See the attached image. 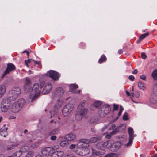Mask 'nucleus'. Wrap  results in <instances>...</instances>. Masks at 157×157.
<instances>
[{"instance_id": "nucleus-1", "label": "nucleus", "mask_w": 157, "mask_h": 157, "mask_svg": "<svg viewBox=\"0 0 157 157\" xmlns=\"http://www.w3.org/2000/svg\"><path fill=\"white\" fill-rule=\"evenodd\" d=\"M40 89L39 85L38 83H35L33 86L32 91L30 94L29 98L31 99V102H33L37 99L39 95L41 90H39Z\"/></svg>"}, {"instance_id": "nucleus-2", "label": "nucleus", "mask_w": 157, "mask_h": 157, "mask_svg": "<svg viewBox=\"0 0 157 157\" xmlns=\"http://www.w3.org/2000/svg\"><path fill=\"white\" fill-rule=\"evenodd\" d=\"M25 103V100L23 98L19 99L17 101L13 103L11 108V110L13 113H16L20 111Z\"/></svg>"}, {"instance_id": "nucleus-3", "label": "nucleus", "mask_w": 157, "mask_h": 157, "mask_svg": "<svg viewBox=\"0 0 157 157\" xmlns=\"http://www.w3.org/2000/svg\"><path fill=\"white\" fill-rule=\"evenodd\" d=\"M21 93V89L18 87H14L10 90L9 93V98L10 101H13L16 99Z\"/></svg>"}, {"instance_id": "nucleus-4", "label": "nucleus", "mask_w": 157, "mask_h": 157, "mask_svg": "<svg viewBox=\"0 0 157 157\" xmlns=\"http://www.w3.org/2000/svg\"><path fill=\"white\" fill-rule=\"evenodd\" d=\"M74 108L73 105L71 103L67 104L62 110V113L64 116H66L70 114Z\"/></svg>"}, {"instance_id": "nucleus-5", "label": "nucleus", "mask_w": 157, "mask_h": 157, "mask_svg": "<svg viewBox=\"0 0 157 157\" xmlns=\"http://www.w3.org/2000/svg\"><path fill=\"white\" fill-rule=\"evenodd\" d=\"M44 86L41 93L42 94H45L48 93L51 90L52 86L51 84L47 83L44 84V82L40 83V88L41 89Z\"/></svg>"}, {"instance_id": "nucleus-6", "label": "nucleus", "mask_w": 157, "mask_h": 157, "mask_svg": "<svg viewBox=\"0 0 157 157\" xmlns=\"http://www.w3.org/2000/svg\"><path fill=\"white\" fill-rule=\"evenodd\" d=\"M110 110V108L108 105H105L102 106L98 111L99 116L103 117L108 114Z\"/></svg>"}, {"instance_id": "nucleus-7", "label": "nucleus", "mask_w": 157, "mask_h": 157, "mask_svg": "<svg viewBox=\"0 0 157 157\" xmlns=\"http://www.w3.org/2000/svg\"><path fill=\"white\" fill-rule=\"evenodd\" d=\"M100 139L101 138L99 136L92 137L90 140L81 139L78 142V144L80 145H84V146H85V144H86V146H87V144L89 143H95L99 141Z\"/></svg>"}, {"instance_id": "nucleus-8", "label": "nucleus", "mask_w": 157, "mask_h": 157, "mask_svg": "<svg viewBox=\"0 0 157 157\" xmlns=\"http://www.w3.org/2000/svg\"><path fill=\"white\" fill-rule=\"evenodd\" d=\"M62 102L60 101H58L56 103L53 109L50 112L51 117L56 116L59 113V109L61 107Z\"/></svg>"}, {"instance_id": "nucleus-9", "label": "nucleus", "mask_w": 157, "mask_h": 157, "mask_svg": "<svg viewBox=\"0 0 157 157\" xmlns=\"http://www.w3.org/2000/svg\"><path fill=\"white\" fill-rule=\"evenodd\" d=\"M150 101L153 104L157 103V83L153 86V94L150 98Z\"/></svg>"}, {"instance_id": "nucleus-10", "label": "nucleus", "mask_w": 157, "mask_h": 157, "mask_svg": "<svg viewBox=\"0 0 157 157\" xmlns=\"http://www.w3.org/2000/svg\"><path fill=\"white\" fill-rule=\"evenodd\" d=\"M47 75L55 81L58 80L60 77L59 73L55 71L52 70L48 71Z\"/></svg>"}, {"instance_id": "nucleus-11", "label": "nucleus", "mask_w": 157, "mask_h": 157, "mask_svg": "<svg viewBox=\"0 0 157 157\" xmlns=\"http://www.w3.org/2000/svg\"><path fill=\"white\" fill-rule=\"evenodd\" d=\"M6 69L2 76V78H3L6 75L9 74L10 72L16 69L15 66L13 63H8Z\"/></svg>"}, {"instance_id": "nucleus-12", "label": "nucleus", "mask_w": 157, "mask_h": 157, "mask_svg": "<svg viewBox=\"0 0 157 157\" xmlns=\"http://www.w3.org/2000/svg\"><path fill=\"white\" fill-rule=\"evenodd\" d=\"M11 102V101L8 99H3L2 102V106L1 109L3 112H6L10 108L9 104Z\"/></svg>"}, {"instance_id": "nucleus-13", "label": "nucleus", "mask_w": 157, "mask_h": 157, "mask_svg": "<svg viewBox=\"0 0 157 157\" xmlns=\"http://www.w3.org/2000/svg\"><path fill=\"white\" fill-rule=\"evenodd\" d=\"M26 82L24 86V88L26 92L30 91L31 90V79L28 77L26 78Z\"/></svg>"}, {"instance_id": "nucleus-14", "label": "nucleus", "mask_w": 157, "mask_h": 157, "mask_svg": "<svg viewBox=\"0 0 157 157\" xmlns=\"http://www.w3.org/2000/svg\"><path fill=\"white\" fill-rule=\"evenodd\" d=\"M53 151V150L51 147H46L41 150V154L43 155L48 156Z\"/></svg>"}, {"instance_id": "nucleus-15", "label": "nucleus", "mask_w": 157, "mask_h": 157, "mask_svg": "<svg viewBox=\"0 0 157 157\" xmlns=\"http://www.w3.org/2000/svg\"><path fill=\"white\" fill-rule=\"evenodd\" d=\"M64 92V90L61 87L58 88L54 92L53 97L62 95L63 94Z\"/></svg>"}, {"instance_id": "nucleus-16", "label": "nucleus", "mask_w": 157, "mask_h": 157, "mask_svg": "<svg viewBox=\"0 0 157 157\" xmlns=\"http://www.w3.org/2000/svg\"><path fill=\"white\" fill-rule=\"evenodd\" d=\"M50 157H62L64 154L63 151H57L51 153Z\"/></svg>"}, {"instance_id": "nucleus-17", "label": "nucleus", "mask_w": 157, "mask_h": 157, "mask_svg": "<svg viewBox=\"0 0 157 157\" xmlns=\"http://www.w3.org/2000/svg\"><path fill=\"white\" fill-rule=\"evenodd\" d=\"M65 139L68 141H73L76 139V135L75 134L71 133L66 135Z\"/></svg>"}, {"instance_id": "nucleus-18", "label": "nucleus", "mask_w": 157, "mask_h": 157, "mask_svg": "<svg viewBox=\"0 0 157 157\" xmlns=\"http://www.w3.org/2000/svg\"><path fill=\"white\" fill-rule=\"evenodd\" d=\"M87 108H77V112L83 116L85 117L87 112Z\"/></svg>"}, {"instance_id": "nucleus-19", "label": "nucleus", "mask_w": 157, "mask_h": 157, "mask_svg": "<svg viewBox=\"0 0 157 157\" xmlns=\"http://www.w3.org/2000/svg\"><path fill=\"white\" fill-rule=\"evenodd\" d=\"M90 152V150L88 147L82 148L80 151V155L82 156L86 155L88 154Z\"/></svg>"}, {"instance_id": "nucleus-20", "label": "nucleus", "mask_w": 157, "mask_h": 157, "mask_svg": "<svg viewBox=\"0 0 157 157\" xmlns=\"http://www.w3.org/2000/svg\"><path fill=\"white\" fill-rule=\"evenodd\" d=\"M5 125H4V126L0 129V135L4 137H5L8 135V132H7L8 128H5Z\"/></svg>"}, {"instance_id": "nucleus-21", "label": "nucleus", "mask_w": 157, "mask_h": 157, "mask_svg": "<svg viewBox=\"0 0 157 157\" xmlns=\"http://www.w3.org/2000/svg\"><path fill=\"white\" fill-rule=\"evenodd\" d=\"M6 87L4 85H0V98H1L6 92Z\"/></svg>"}, {"instance_id": "nucleus-22", "label": "nucleus", "mask_w": 157, "mask_h": 157, "mask_svg": "<svg viewBox=\"0 0 157 157\" xmlns=\"http://www.w3.org/2000/svg\"><path fill=\"white\" fill-rule=\"evenodd\" d=\"M69 88L70 92L73 93H76L75 90L78 88V86L76 84H72L70 86Z\"/></svg>"}, {"instance_id": "nucleus-23", "label": "nucleus", "mask_w": 157, "mask_h": 157, "mask_svg": "<svg viewBox=\"0 0 157 157\" xmlns=\"http://www.w3.org/2000/svg\"><path fill=\"white\" fill-rule=\"evenodd\" d=\"M128 132L129 135V138H134L136 135H134V131L133 128L131 127H129L128 128Z\"/></svg>"}, {"instance_id": "nucleus-24", "label": "nucleus", "mask_w": 157, "mask_h": 157, "mask_svg": "<svg viewBox=\"0 0 157 157\" xmlns=\"http://www.w3.org/2000/svg\"><path fill=\"white\" fill-rule=\"evenodd\" d=\"M149 35V33L148 32L142 34L139 37V40L137 41V43H140L144 39L148 36Z\"/></svg>"}, {"instance_id": "nucleus-25", "label": "nucleus", "mask_w": 157, "mask_h": 157, "mask_svg": "<svg viewBox=\"0 0 157 157\" xmlns=\"http://www.w3.org/2000/svg\"><path fill=\"white\" fill-rule=\"evenodd\" d=\"M102 146L105 148L109 149L112 147V144L110 141H108L103 143L102 144Z\"/></svg>"}, {"instance_id": "nucleus-26", "label": "nucleus", "mask_w": 157, "mask_h": 157, "mask_svg": "<svg viewBox=\"0 0 157 157\" xmlns=\"http://www.w3.org/2000/svg\"><path fill=\"white\" fill-rule=\"evenodd\" d=\"M19 144V143L18 142H16V144H12L8 146L7 147V149L8 150H11V149L14 148L15 147L17 146Z\"/></svg>"}, {"instance_id": "nucleus-27", "label": "nucleus", "mask_w": 157, "mask_h": 157, "mask_svg": "<svg viewBox=\"0 0 157 157\" xmlns=\"http://www.w3.org/2000/svg\"><path fill=\"white\" fill-rule=\"evenodd\" d=\"M139 88L141 89L145 90L146 89V87L144 86V83L141 81H139L138 82V84Z\"/></svg>"}, {"instance_id": "nucleus-28", "label": "nucleus", "mask_w": 157, "mask_h": 157, "mask_svg": "<svg viewBox=\"0 0 157 157\" xmlns=\"http://www.w3.org/2000/svg\"><path fill=\"white\" fill-rule=\"evenodd\" d=\"M83 117V116L81 114H78V112L76 111V113L75 116V118L76 120L78 121L81 120Z\"/></svg>"}, {"instance_id": "nucleus-29", "label": "nucleus", "mask_w": 157, "mask_h": 157, "mask_svg": "<svg viewBox=\"0 0 157 157\" xmlns=\"http://www.w3.org/2000/svg\"><path fill=\"white\" fill-rule=\"evenodd\" d=\"M106 58L105 56L104 55H103L98 60V62L100 63H101L103 62L106 61Z\"/></svg>"}, {"instance_id": "nucleus-30", "label": "nucleus", "mask_w": 157, "mask_h": 157, "mask_svg": "<svg viewBox=\"0 0 157 157\" xmlns=\"http://www.w3.org/2000/svg\"><path fill=\"white\" fill-rule=\"evenodd\" d=\"M29 149V147L26 146L22 147L20 150L22 152L27 151Z\"/></svg>"}, {"instance_id": "nucleus-31", "label": "nucleus", "mask_w": 157, "mask_h": 157, "mask_svg": "<svg viewBox=\"0 0 157 157\" xmlns=\"http://www.w3.org/2000/svg\"><path fill=\"white\" fill-rule=\"evenodd\" d=\"M59 132V129L57 128L55 129L52 131H51L49 132V134L50 135H52L56 134H57Z\"/></svg>"}, {"instance_id": "nucleus-32", "label": "nucleus", "mask_w": 157, "mask_h": 157, "mask_svg": "<svg viewBox=\"0 0 157 157\" xmlns=\"http://www.w3.org/2000/svg\"><path fill=\"white\" fill-rule=\"evenodd\" d=\"M152 75L155 80H157V70L154 71L152 74Z\"/></svg>"}, {"instance_id": "nucleus-33", "label": "nucleus", "mask_w": 157, "mask_h": 157, "mask_svg": "<svg viewBox=\"0 0 157 157\" xmlns=\"http://www.w3.org/2000/svg\"><path fill=\"white\" fill-rule=\"evenodd\" d=\"M85 104V101H82L79 104L77 108H86L84 107Z\"/></svg>"}, {"instance_id": "nucleus-34", "label": "nucleus", "mask_w": 157, "mask_h": 157, "mask_svg": "<svg viewBox=\"0 0 157 157\" xmlns=\"http://www.w3.org/2000/svg\"><path fill=\"white\" fill-rule=\"evenodd\" d=\"M68 144V143L65 141H63L61 142L60 143V146L64 147L67 146Z\"/></svg>"}, {"instance_id": "nucleus-35", "label": "nucleus", "mask_w": 157, "mask_h": 157, "mask_svg": "<svg viewBox=\"0 0 157 157\" xmlns=\"http://www.w3.org/2000/svg\"><path fill=\"white\" fill-rule=\"evenodd\" d=\"M22 152L19 150V151H17L13 155L15 157H19L22 154Z\"/></svg>"}, {"instance_id": "nucleus-36", "label": "nucleus", "mask_w": 157, "mask_h": 157, "mask_svg": "<svg viewBox=\"0 0 157 157\" xmlns=\"http://www.w3.org/2000/svg\"><path fill=\"white\" fill-rule=\"evenodd\" d=\"M101 105V103L100 101H97L94 102L93 105L96 108H98Z\"/></svg>"}, {"instance_id": "nucleus-37", "label": "nucleus", "mask_w": 157, "mask_h": 157, "mask_svg": "<svg viewBox=\"0 0 157 157\" xmlns=\"http://www.w3.org/2000/svg\"><path fill=\"white\" fill-rule=\"evenodd\" d=\"M134 138H129V140L128 143H127L125 144V146H129L131 145L132 143L133 140Z\"/></svg>"}, {"instance_id": "nucleus-38", "label": "nucleus", "mask_w": 157, "mask_h": 157, "mask_svg": "<svg viewBox=\"0 0 157 157\" xmlns=\"http://www.w3.org/2000/svg\"><path fill=\"white\" fill-rule=\"evenodd\" d=\"M34 155V153L32 151H29L26 155V157H33Z\"/></svg>"}, {"instance_id": "nucleus-39", "label": "nucleus", "mask_w": 157, "mask_h": 157, "mask_svg": "<svg viewBox=\"0 0 157 157\" xmlns=\"http://www.w3.org/2000/svg\"><path fill=\"white\" fill-rule=\"evenodd\" d=\"M117 155L114 153H111L107 154L104 157H116Z\"/></svg>"}, {"instance_id": "nucleus-40", "label": "nucleus", "mask_w": 157, "mask_h": 157, "mask_svg": "<svg viewBox=\"0 0 157 157\" xmlns=\"http://www.w3.org/2000/svg\"><path fill=\"white\" fill-rule=\"evenodd\" d=\"M128 115L127 112H125L123 116V119L124 120H127L128 119Z\"/></svg>"}, {"instance_id": "nucleus-41", "label": "nucleus", "mask_w": 157, "mask_h": 157, "mask_svg": "<svg viewBox=\"0 0 157 157\" xmlns=\"http://www.w3.org/2000/svg\"><path fill=\"white\" fill-rule=\"evenodd\" d=\"M92 154L93 155L97 156L99 155L100 154L99 152L93 149L92 150Z\"/></svg>"}, {"instance_id": "nucleus-42", "label": "nucleus", "mask_w": 157, "mask_h": 157, "mask_svg": "<svg viewBox=\"0 0 157 157\" xmlns=\"http://www.w3.org/2000/svg\"><path fill=\"white\" fill-rule=\"evenodd\" d=\"M124 110V108L122 106H120L119 111L118 113V116H119L121 114L122 112Z\"/></svg>"}, {"instance_id": "nucleus-43", "label": "nucleus", "mask_w": 157, "mask_h": 157, "mask_svg": "<svg viewBox=\"0 0 157 157\" xmlns=\"http://www.w3.org/2000/svg\"><path fill=\"white\" fill-rule=\"evenodd\" d=\"M96 122V120L94 118H92L90 120V122L91 124H94Z\"/></svg>"}, {"instance_id": "nucleus-44", "label": "nucleus", "mask_w": 157, "mask_h": 157, "mask_svg": "<svg viewBox=\"0 0 157 157\" xmlns=\"http://www.w3.org/2000/svg\"><path fill=\"white\" fill-rule=\"evenodd\" d=\"M113 110H118L119 108V106L118 105H116L115 104H113Z\"/></svg>"}, {"instance_id": "nucleus-45", "label": "nucleus", "mask_w": 157, "mask_h": 157, "mask_svg": "<svg viewBox=\"0 0 157 157\" xmlns=\"http://www.w3.org/2000/svg\"><path fill=\"white\" fill-rule=\"evenodd\" d=\"M118 132L117 129L116 128L114 129L113 131H112L110 133L112 135H114L116 134Z\"/></svg>"}, {"instance_id": "nucleus-46", "label": "nucleus", "mask_w": 157, "mask_h": 157, "mask_svg": "<svg viewBox=\"0 0 157 157\" xmlns=\"http://www.w3.org/2000/svg\"><path fill=\"white\" fill-rule=\"evenodd\" d=\"M128 79L131 81H133L135 79V77L132 75H131L129 76Z\"/></svg>"}, {"instance_id": "nucleus-47", "label": "nucleus", "mask_w": 157, "mask_h": 157, "mask_svg": "<svg viewBox=\"0 0 157 157\" xmlns=\"http://www.w3.org/2000/svg\"><path fill=\"white\" fill-rule=\"evenodd\" d=\"M141 57L143 59H145L147 58V56L144 52H142L141 53Z\"/></svg>"}, {"instance_id": "nucleus-48", "label": "nucleus", "mask_w": 157, "mask_h": 157, "mask_svg": "<svg viewBox=\"0 0 157 157\" xmlns=\"http://www.w3.org/2000/svg\"><path fill=\"white\" fill-rule=\"evenodd\" d=\"M140 78L143 80H145L146 79V76L144 75H141Z\"/></svg>"}, {"instance_id": "nucleus-49", "label": "nucleus", "mask_w": 157, "mask_h": 157, "mask_svg": "<svg viewBox=\"0 0 157 157\" xmlns=\"http://www.w3.org/2000/svg\"><path fill=\"white\" fill-rule=\"evenodd\" d=\"M56 136H52L50 137V139L52 140H55L56 139Z\"/></svg>"}, {"instance_id": "nucleus-50", "label": "nucleus", "mask_w": 157, "mask_h": 157, "mask_svg": "<svg viewBox=\"0 0 157 157\" xmlns=\"http://www.w3.org/2000/svg\"><path fill=\"white\" fill-rule=\"evenodd\" d=\"M76 147L75 144H71L69 147V148L71 149H73L75 148Z\"/></svg>"}, {"instance_id": "nucleus-51", "label": "nucleus", "mask_w": 157, "mask_h": 157, "mask_svg": "<svg viewBox=\"0 0 157 157\" xmlns=\"http://www.w3.org/2000/svg\"><path fill=\"white\" fill-rule=\"evenodd\" d=\"M32 61L34 62V63L35 64H37L38 65H40V64L41 62L40 61H37L35 60H33Z\"/></svg>"}, {"instance_id": "nucleus-52", "label": "nucleus", "mask_w": 157, "mask_h": 157, "mask_svg": "<svg viewBox=\"0 0 157 157\" xmlns=\"http://www.w3.org/2000/svg\"><path fill=\"white\" fill-rule=\"evenodd\" d=\"M116 127V125L113 124L112 125V126L109 128V129L110 130H113V129H114L115 127Z\"/></svg>"}, {"instance_id": "nucleus-53", "label": "nucleus", "mask_w": 157, "mask_h": 157, "mask_svg": "<svg viewBox=\"0 0 157 157\" xmlns=\"http://www.w3.org/2000/svg\"><path fill=\"white\" fill-rule=\"evenodd\" d=\"M115 147H116V146H117V148H119V147H120V145H119L120 144V143L119 142H117L116 143H115Z\"/></svg>"}, {"instance_id": "nucleus-54", "label": "nucleus", "mask_w": 157, "mask_h": 157, "mask_svg": "<svg viewBox=\"0 0 157 157\" xmlns=\"http://www.w3.org/2000/svg\"><path fill=\"white\" fill-rule=\"evenodd\" d=\"M138 72V71L137 69H135L132 72V73L133 74H136Z\"/></svg>"}, {"instance_id": "nucleus-55", "label": "nucleus", "mask_w": 157, "mask_h": 157, "mask_svg": "<svg viewBox=\"0 0 157 157\" xmlns=\"http://www.w3.org/2000/svg\"><path fill=\"white\" fill-rule=\"evenodd\" d=\"M140 95V93L139 91H137L136 93V98H138Z\"/></svg>"}, {"instance_id": "nucleus-56", "label": "nucleus", "mask_w": 157, "mask_h": 157, "mask_svg": "<svg viewBox=\"0 0 157 157\" xmlns=\"http://www.w3.org/2000/svg\"><path fill=\"white\" fill-rule=\"evenodd\" d=\"M25 62L26 65V66L27 67H28V63H29L30 62V59H28V60H25Z\"/></svg>"}, {"instance_id": "nucleus-57", "label": "nucleus", "mask_w": 157, "mask_h": 157, "mask_svg": "<svg viewBox=\"0 0 157 157\" xmlns=\"http://www.w3.org/2000/svg\"><path fill=\"white\" fill-rule=\"evenodd\" d=\"M111 136L110 134H107L105 136L106 138L108 139L110 138H111Z\"/></svg>"}, {"instance_id": "nucleus-58", "label": "nucleus", "mask_w": 157, "mask_h": 157, "mask_svg": "<svg viewBox=\"0 0 157 157\" xmlns=\"http://www.w3.org/2000/svg\"><path fill=\"white\" fill-rule=\"evenodd\" d=\"M123 52V51L122 49H119L118 51V53L119 54H121Z\"/></svg>"}, {"instance_id": "nucleus-59", "label": "nucleus", "mask_w": 157, "mask_h": 157, "mask_svg": "<svg viewBox=\"0 0 157 157\" xmlns=\"http://www.w3.org/2000/svg\"><path fill=\"white\" fill-rule=\"evenodd\" d=\"M65 157H76L75 156H72L71 155H67L65 156Z\"/></svg>"}, {"instance_id": "nucleus-60", "label": "nucleus", "mask_w": 157, "mask_h": 157, "mask_svg": "<svg viewBox=\"0 0 157 157\" xmlns=\"http://www.w3.org/2000/svg\"><path fill=\"white\" fill-rule=\"evenodd\" d=\"M126 94L128 96H129L130 95V93L128 91H126Z\"/></svg>"}, {"instance_id": "nucleus-61", "label": "nucleus", "mask_w": 157, "mask_h": 157, "mask_svg": "<svg viewBox=\"0 0 157 157\" xmlns=\"http://www.w3.org/2000/svg\"><path fill=\"white\" fill-rule=\"evenodd\" d=\"M134 93H131V94H130L131 97L132 98L134 96Z\"/></svg>"}, {"instance_id": "nucleus-62", "label": "nucleus", "mask_w": 157, "mask_h": 157, "mask_svg": "<svg viewBox=\"0 0 157 157\" xmlns=\"http://www.w3.org/2000/svg\"><path fill=\"white\" fill-rule=\"evenodd\" d=\"M140 157H145V155L144 154H141L140 155Z\"/></svg>"}, {"instance_id": "nucleus-63", "label": "nucleus", "mask_w": 157, "mask_h": 157, "mask_svg": "<svg viewBox=\"0 0 157 157\" xmlns=\"http://www.w3.org/2000/svg\"><path fill=\"white\" fill-rule=\"evenodd\" d=\"M151 157H157V154H155L152 156Z\"/></svg>"}, {"instance_id": "nucleus-64", "label": "nucleus", "mask_w": 157, "mask_h": 157, "mask_svg": "<svg viewBox=\"0 0 157 157\" xmlns=\"http://www.w3.org/2000/svg\"><path fill=\"white\" fill-rule=\"evenodd\" d=\"M35 157H42V156L40 155H38L36 156Z\"/></svg>"}]
</instances>
